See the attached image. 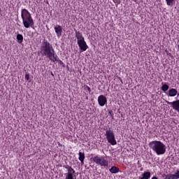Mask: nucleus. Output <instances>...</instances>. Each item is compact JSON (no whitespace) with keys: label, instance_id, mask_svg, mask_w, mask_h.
Listing matches in <instances>:
<instances>
[{"label":"nucleus","instance_id":"f257e3e1","mask_svg":"<svg viewBox=\"0 0 179 179\" xmlns=\"http://www.w3.org/2000/svg\"><path fill=\"white\" fill-rule=\"evenodd\" d=\"M41 51L43 55L46 57L52 62H59V65H64L62 60L58 59V56L55 54V50L52 48V45L47 39H43L41 44Z\"/></svg>","mask_w":179,"mask_h":179},{"label":"nucleus","instance_id":"f03ea898","mask_svg":"<svg viewBox=\"0 0 179 179\" xmlns=\"http://www.w3.org/2000/svg\"><path fill=\"white\" fill-rule=\"evenodd\" d=\"M149 148L152 149L157 155V156H160L161 155H164L166 153V150L167 148L166 145L159 141H153L149 143Z\"/></svg>","mask_w":179,"mask_h":179},{"label":"nucleus","instance_id":"7ed1b4c3","mask_svg":"<svg viewBox=\"0 0 179 179\" xmlns=\"http://www.w3.org/2000/svg\"><path fill=\"white\" fill-rule=\"evenodd\" d=\"M21 17L22 19V23L25 29H29V27H33V26H34V20L31 17V14H30V12H29L27 9H22Z\"/></svg>","mask_w":179,"mask_h":179},{"label":"nucleus","instance_id":"20e7f679","mask_svg":"<svg viewBox=\"0 0 179 179\" xmlns=\"http://www.w3.org/2000/svg\"><path fill=\"white\" fill-rule=\"evenodd\" d=\"M105 136L108 143H110L113 146L114 145H117V140H115V135L114 134V131L111 130L110 128L107 129L106 130Z\"/></svg>","mask_w":179,"mask_h":179},{"label":"nucleus","instance_id":"39448f33","mask_svg":"<svg viewBox=\"0 0 179 179\" xmlns=\"http://www.w3.org/2000/svg\"><path fill=\"white\" fill-rule=\"evenodd\" d=\"M92 160L94 163L98 164V166H101V167H108V160L104 159L103 157H99V155H96L92 157Z\"/></svg>","mask_w":179,"mask_h":179},{"label":"nucleus","instance_id":"423d86ee","mask_svg":"<svg viewBox=\"0 0 179 179\" xmlns=\"http://www.w3.org/2000/svg\"><path fill=\"white\" fill-rule=\"evenodd\" d=\"M65 169L68 170L67 175L65 179H73V174L75 173V170L72 169V166L67 165Z\"/></svg>","mask_w":179,"mask_h":179},{"label":"nucleus","instance_id":"0eeeda50","mask_svg":"<svg viewBox=\"0 0 179 179\" xmlns=\"http://www.w3.org/2000/svg\"><path fill=\"white\" fill-rule=\"evenodd\" d=\"M77 43H78V45L80 50L82 52L86 51V50H87V48H89V46L87 45V43H86V41H85V39L83 41L80 40Z\"/></svg>","mask_w":179,"mask_h":179},{"label":"nucleus","instance_id":"6e6552de","mask_svg":"<svg viewBox=\"0 0 179 179\" xmlns=\"http://www.w3.org/2000/svg\"><path fill=\"white\" fill-rule=\"evenodd\" d=\"M98 104L100 107H104L107 104V97L104 95H100L98 96Z\"/></svg>","mask_w":179,"mask_h":179},{"label":"nucleus","instance_id":"1a4fd4ad","mask_svg":"<svg viewBox=\"0 0 179 179\" xmlns=\"http://www.w3.org/2000/svg\"><path fill=\"white\" fill-rule=\"evenodd\" d=\"M54 29L57 37H61V36H62V27L57 24Z\"/></svg>","mask_w":179,"mask_h":179},{"label":"nucleus","instance_id":"9d476101","mask_svg":"<svg viewBox=\"0 0 179 179\" xmlns=\"http://www.w3.org/2000/svg\"><path fill=\"white\" fill-rule=\"evenodd\" d=\"M78 155V160H80L81 164H85V152H79Z\"/></svg>","mask_w":179,"mask_h":179},{"label":"nucleus","instance_id":"9b49d317","mask_svg":"<svg viewBox=\"0 0 179 179\" xmlns=\"http://www.w3.org/2000/svg\"><path fill=\"white\" fill-rule=\"evenodd\" d=\"M76 37L77 38V43H79L80 40H85V37H83V35H82V33H80V31L76 32Z\"/></svg>","mask_w":179,"mask_h":179},{"label":"nucleus","instance_id":"f8f14e48","mask_svg":"<svg viewBox=\"0 0 179 179\" xmlns=\"http://www.w3.org/2000/svg\"><path fill=\"white\" fill-rule=\"evenodd\" d=\"M110 173L112 174H117V173H120V168L113 166L109 169Z\"/></svg>","mask_w":179,"mask_h":179},{"label":"nucleus","instance_id":"ddd939ff","mask_svg":"<svg viewBox=\"0 0 179 179\" xmlns=\"http://www.w3.org/2000/svg\"><path fill=\"white\" fill-rule=\"evenodd\" d=\"M169 96H170V97H175V96H177V90L174 88H171V90H169Z\"/></svg>","mask_w":179,"mask_h":179},{"label":"nucleus","instance_id":"4468645a","mask_svg":"<svg viewBox=\"0 0 179 179\" xmlns=\"http://www.w3.org/2000/svg\"><path fill=\"white\" fill-rule=\"evenodd\" d=\"M165 179H178V176L177 175V173H176L175 174L170 173L166 175Z\"/></svg>","mask_w":179,"mask_h":179},{"label":"nucleus","instance_id":"2eb2a0df","mask_svg":"<svg viewBox=\"0 0 179 179\" xmlns=\"http://www.w3.org/2000/svg\"><path fill=\"white\" fill-rule=\"evenodd\" d=\"M17 40L20 44H22V43H23V35L18 34L17 35Z\"/></svg>","mask_w":179,"mask_h":179},{"label":"nucleus","instance_id":"dca6fc26","mask_svg":"<svg viewBox=\"0 0 179 179\" xmlns=\"http://www.w3.org/2000/svg\"><path fill=\"white\" fill-rule=\"evenodd\" d=\"M150 178V172H145L141 179H149Z\"/></svg>","mask_w":179,"mask_h":179},{"label":"nucleus","instance_id":"f3484780","mask_svg":"<svg viewBox=\"0 0 179 179\" xmlns=\"http://www.w3.org/2000/svg\"><path fill=\"white\" fill-rule=\"evenodd\" d=\"M168 6H173L174 5V0H165Z\"/></svg>","mask_w":179,"mask_h":179},{"label":"nucleus","instance_id":"a211bd4d","mask_svg":"<svg viewBox=\"0 0 179 179\" xmlns=\"http://www.w3.org/2000/svg\"><path fill=\"white\" fill-rule=\"evenodd\" d=\"M162 92H167V90H169V85L164 84L162 87Z\"/></svg>","mask_w":179,"mask_h":179},{"label":"nucleus","instance_id":"6ab92c4d","mask_svg":"<svg viewBox=\"0 0 179 179\" xmlns=\"http://www.w3.org/2000/svg\"><path fill=\"white\" fill-rule=\"evenodd\" d=\"M84 90L85 92H88V93H90L92 92V89H90V87L88 85H84Z\"/></svg>","mask_w":179,"mask_h":179},{"label":"nucleus","instance_id":"aec40b11","mask_svg":"<svg viewBox=\"0 0 179 179\" xmlns=\"http://www.w3.org/2000/svg\"><path fill=\"white\" fill-rule=\"evenodd\" d=\"M25 79H26V80H30V75L25 74Z\"/></svg>","mask_w":179,"mask_h":179},{"label":"nucleus","instance_id":"412c9836","mask_svg":"<svg viewBox=\"0 0 179 179\" xmlns=\"http://www.w3.org/2000/svg\"><path fill=\"white\" fill-rule=\"evenodd\" d=\"M108 114H109V115H110L112 117H114V113H113V110H109V111H108Z\"/></svg>","mask_w":179,"mask_h":179},{"label":"nucleus","instance_id":"4be33fe9","mask_svg":"<svg viewBox=\"0 0 179 179\" xmlns=\"http://www.w3.org/2000/svg\"><path fill=\"white\" fill-rule=\"evenodd\" d=\"M115 3H120V0H113Z\"/></svg>","mask_w":179,"mask_h":179},{"label":"nucleus","instance_id":"5701e85b","mask_svg":"<svg viewBox=\"0 0 179 179\" xmlns=\"http://www.w3.org/2000/svg\"><path fill=\"white\" fill-rule=\"evenodd\" d=\"M176 175L178 176V178H179V171L176 172Z\"/></svg>","mask_w":179,"mask_h":179},{"label":"nucleus","instance_id":"b1692460","mask_svg":"<svg viewBox=\"0 0 179 179\" xmlns=\"http://www.w3.org/2000/svg\"><path fill=\"white\" fill-rule=\"evenodd\" d=\"M151 179H158V178L156 176H153Z\"/></svg>","mask_w":179,"mask_h":179},{"label":"nucleus","instance_id":"393cba45","mask_svg":"<svg viewBox=\"0 0 179 179\" xmlns=\"http://www.w3.org/2000/svg\"><path fill=\"white\" fill-rule=\"evenodd\" d=\"M0 13H1V8H0Z\"/></svg>","mask_w":179,"mask_h":179}]
</instances>
